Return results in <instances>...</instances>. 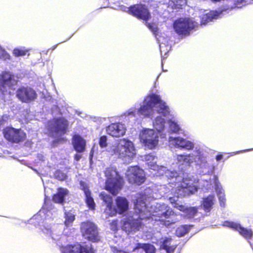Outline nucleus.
I'll return each instance as SVG.
<instances>
[{"mask_svg": "<svg viewBox=\"0 0 253 253\" xmlns=\"http://www.w3.org/2000/svg\"><path fill=\"white\" fill-rule=\"evenodd\" d=\"M183 176L178 175L175 176V197L182 198L190 194L195 193L198 190V188H201L208 190L211 188V179L210 180H200L198 181L199 183V187L198 186L193 184V180L190 179V177L187 178L185 176L184 173L182 174Z\"/></svg>", "mask_w": 253, "mask_h": 253, "instance_id": "f257e3e1", "label": "nucleus"}, {"mask_svg": "<svg viewBox=\"0 0 253 253\" xmlns=\"http://www.w3.org/2000/svg\"><path fill=\"white\" fill-rule=\"evenodd\" d=\"M177 160L179 169L181 171H184L186 168L189 167L194 162L199 166V171L202 174H212L215 169V167L212 164L209 163L206 158L200 154L196 158L193 154L177 155Z\"/></svg>", "mask_w": 253, "mask_h": 253, "instance_id": "f03ea898", "label": "nucleus"}, {"mask_svg": "<svg viewBox=\"0 0 253 253\" xmlns=\"http://www.w3.org/2000/svg\"><path fill=\"white\" fill-rule=\"evenodd\" d=\"M143 104L138 109L140 115L144 118H150L154 115V107L158 104L157 112L165 116L169 113V108L159 95L152 93L147 95L143 100Z\"/></svg>", "mask_w": 253, "mask_h": 253, "instance_id": "7ed1b4c3", "label": "nucleus"}, {"mask_svg": "<svg viewBox=\"0 0 253 253\" xmlns=\"http://www.w3.org/2000/svg\"><path fill=\"white\" fill-rule=\"evenodd\" d=\"M104 174L106 178L104 189L113 195H117L124 185L123 177L113 168H107Z\"/></svg>", "mask_w": 253, "mask_h": 253, "instance_id": "20e7f679", "label": "nucleus"}, {"mask_svg": "<svg viewBox=\"0 0 253 253\" xmlns=\"http://www.w3.org/2000/svg\"><path fill=\"white\" fill-rule=\"evenodd\" d=\"M48 129L53 136H61L69 131L70 123L64 117H55L48 121Z\"/></svg>", "mask_w": 253, "mask_h": 253, "instance_id": "39448f33", "label": "nucleus"}, {"mask_svg": "<svg viewBox=\"0 0 253 253\" xmlns=\"http://www.w3.org/2000/svg\"><path fill=\"white\" fill-rule=\"evenodd\" d=\"M80 230L82 236L92 242H98L100 240L98 228L93 222L86 220L81 222Z\"/></svg>", "mask_w": 253, "mask_h": 253, "instance_id": "423d86ee", "label": "nucleus"}, {"mask_svg": "<svg viewBox=\"0 0 253 253\" xmlns=\"http://www.w3.org/2000/svg\"><path fill=\"white\" fill-rule=\"evenodd\" d=\"M114 153L120 157H133L135 155V149L133 143L130 140L122 138L118 140L114 148Z\"/></svg>", "mask_w": 253, "mask_h": 253, "instance_id": "0eeeda50", "label": "nucleus"}, {"mask_svg": "<svg viewBox=\"0 0 253 253\" xmlns=\"http://www.w3.org/2000/svg\"><path fill=\"white\" fill-rule=\"evenodd\" d=\"M198 25V23L193 19L180 18L175 21V32L179 36H187L189 35L191 31Z\"/></svg>", "mask_w": 253, "mask_h": 253, "instance_id": "6e6552de", "label": "nucleus"}, {"mask_svg": "<svg viewBox=\"0 0 253 253\" xmlns=\"http://www.w3.org/2000/svg\"><path fill=\"white\" fill-rule=\"evenodd\" d=\"M240 7L241 6H238L237 5L235 4L234 7H223L218 9V10L211 11L210 12H207V10H205V13L201 18V24L202 25H205L210 22L221 18L223 16L229 13L232 9Z\"/></svg>", "mask_w": 253, "mask_h": 253, "instance_id": "1a4fd4ad", "label": "nucleus"}, {"mask_svg": "<svg viewBox=\"0 0 253 253\" xmlns=\"http://www.w3.org/2000/svg\"><path fill=\"white\" fill-rule=\"evenodd\" d=\"M16 97L22 103H29L38 97L36 90L31 86H21L16 91Z\"/></svg>", "mask_w": 253, "mask_h": 253, "instance_id": "9d476101", "label": "nucleus"}, {"mask_svg": "<svg viewBox=\"0 0 253 253\" xmlns=\"http://www.w3.org/2000/svg\"><path fill=\"white\" fill-rule=\"evenodd\" d=\"M154 130L160 133L166 130L165 135H170L174 132V121L170 120L166 122L161 116L156 117L153 122Z\"/></svg>", "mask_w": 253, "mask_h": 253, "instance_id": "9b49d317", "label": "nucleus"}, {"mask_svg": "<svg viewBox=\"0 0 253 253\" xmlns=\"http://www.w3.org/2000/svg\"><path fill=\"white\" fill-rule=\"evenodd\" d=\"M140 139L146 147L153 149L158 144L159 136L154 129H145L140 135Z\"/></svg>", "mask_w": 253, "mask_h": 253, "instance_id": "f8f14e48", "label": "nucleus"}, {"mask_svg": "<svg viewBox=\"0 0 253 253\" xmlns=\"http://www.w3.org/2000/svg\"><path fill=\"white\" fill-rule=\"evenodd\" d=\"M3 133L6 139L12 143H18L24 141L26 138V134L21 128L8 127L4 129Z\"/></svg>", "mask_w": 253, "mask_h": 253, "instance_id": "ddd939ff", "label": "nucleus"}, {"mask_svg": "<svg viewBox=\"0 0 253 253\" xmlns=\"http://www.w3.org/2000/svg\"><path fill=\"white\" fill-rule=\"evenodd\" d=\"M126 178L130 184L136 185H140L146 180L142 170L137 166L131 167L128 169Z\"/></svg>", "mask_w": 253, "mask_h": 253, "instance_id": "4468645a", "label": "nucleus"}, {"mask_svg": "<svg viewBox=\"0 0 253 253\" xmlns=\"http://www.w3.org/2000/svg\"><path fill=\"white\" fill-rule=\"evenodd\" d=\"M129 13L137 19L142 20L144 22L148 21L151 18V14L145 6L142 4H136L130 6L128 8Z\"/></svg>", "mask_w": 253, "mask_h": 253, "instance_id": "2eb2a0df", "label": "nucleus"}, {"mask_svg": "<svg viewBox=\"0 0 253 253\" xmlns=\"http://www.w3.org/2000/svg\"><path fill=\"white\" fill-rule=\"evenodd\" d=\"M144 218L149 219V217H139L137 218L132 217H128L124 221L121 228L123 230L127 233L138 231L143 225L142 219Z\"/></svg>", "mask_w": 253, "mask_h": 253, "instance_id": "dca6fc26", "label": "nucleus"}, {"mask_svg": "<svg viewBox=\"0 0 253 253\" xmlns=\"http://www.w3.org/2000/svg\"><path fill=\"white\" fill-rule=\"evenodd\" d=\"M222 225L224 227H229L235 231H238L245 238L248 240H250L253 235V233L251 229H248L242 227L239 223L230 221H224Z\"/></svg>", "mask_w": 253, "mask_h": 253, "instance_id": "f3484780", "label": "nucleus"}, {"mask_svg": "<svg viewBox=\"0 0 253 253\" xmlns=\"http://www.w3.org/2000/svg\"><path fill=\"white\" fill-rule=\"evenodd\" d=\"M63 253H93V251L91 246L77 243L66 246Z\"/></svg>", "mask_w": 253, "mask_h": 253, "instance_id": "a211bd4d", "label": "nucleus"}, {"mask_svg": "<svg viewBox=\"0 0 253 253\" xmlns=\"http://www.w3.org/2000/svg\"><path fill=\"white\" fill-rule=\"evenodd\" d=\"M16 83L14 76L9 72H3L0 75V89L1 90H4L6 87L10 88Z\"/></svg>", "mask_w": 253, "mask_h": 253, "instance_id": "6ab92c4d", "label": "nucleus"}, {"mask_svg": "<svg viewBox=\"0 0 253 253\" xmlns=\"http://www.w3.org/2000/svg\"><path fill=\"white\" fill-rule=\"evenodd\" d=\"M175 208L182 211L181 215L187 219L193 218L198 212V209L196 207L179 205L175 201Z\"/></svg>", "mask_w": 253, "mask_h": 253, "instance_id": "aec40b11", "label": "nucleus"}, {"mask_svg": "<svg viewBox=\"0 0 253 253\" xmlns=\"http://www.w3.org/2000/svg\"><path fill=\"white\" fill-rule=\"evenodd\" d=\"M81 189L83 190L85 196V202L87 207L91 210H94L95 204L91 196V193L87 184L84 181L80 182Z\"/></svg>", "mask_w": 253, "mask_h": 253, "instance_id": "412c9836", "label": "nucleus"}, {"mask_svg": "<svg viewBox=\"0 0 253 253\" xmlns=\"http://www.w3.org/2000/svg\"><path fill=\"white\" fill-rule=\"evenodd\" d=\"M107 134L115 137H119L124 135L126 132L125 129L122 125L119 123H113L107 126L106 129Z\"/></svg>", "mask_w": 253, "mask_h": 253, "instance_id": "4be33fe9", "label": "nucleus"}, {"mask_svg": "<svg viewBox=\"0 0 253 253\" xmlns=\"http://www.w3.org/2000/svg\"><path fill=\"white\" fill-rule=\"evenodd\" d=\"M194 148V144L193 142L180 136H175V148L190 151Z\"/></svg>", "mask_w": 253, "mask_h": 253, "instance_id": "5701e85b", "label": "nucleus"}, {"mask_svg": "<svg viewBox=\"0 0 253 253\" xmlns=\"http://www.w3.org/2000/svg\"><path fill=\"white\" fill-rule=\"evenodd\" d=\"M72 144L74 149L78 153L84 151L86 146V142L83 137L79 134H75L72 139Z\"/></svg>", "mask_w": 253, "mask_h": 253, "instance_id": "b1692460", "label": "nucleus"}, {"mask_svg": "<svg viewBox=\"0 0 253 253\" xmlns=\"http://www.w3.org/2000/svg\"><path fill=\"white\" fill-rule=\"evenodd\" d=\"M146 195L143 193H137L136 196L135 202V208L141 213L147 209V206L145 203Z\"/></svg>", "mask_w": 253, "mask_h": 253, "instance_id": "393cba45", "label": "nucleus"}, {"mask_svg": "<svg viewBox=\"0 0 253 253\" xmlns=\"http://www.w3.org/2000/svg\"><path fill=\"white\" fill-rule=\"evenodd\" d=\"M214 183L215 191L218 197L220 205L221 207H224L226 201L224 193L223 192V190L221 187L216 176H214Z\"/></svg>", "mask_w": 253, "mask_h": 253, "instance_id": "a878e982", "label": "nucleus"}, {"mask_svg": "<svg viewBox=\"0 0 253 253\" xmlns=\"http://www.w3.org/2000/svg\"><path fill=\"white\" fill-rule=\"evenodd\" d=\"M117 210L118 213H122L128 208V203L125 197H118L116 199Z\"/></svg>", "mask_w": 253, "mask_h": 253, "instance_id": "bb28decb", "label": "nucleus"}, {"mask_svg": "<svg viewBox=\"0 0 253 253\" xmlns=\"http://www.w3.org/2000/svg\"><path fill=\"white\" fill-rule=\"evenodd\" d=\"M68 190L61 187L58 188L57 192L52 197V201L59 204H63L65 201V197L68 194Z\"/></svg>", "mask_w": 253, "mask_h": 253, "instance_id": "cd10ccee", "label": "nucleus"}, {"mask_svg": "<svg viewBox=\"0 0 253 253\" xmlns=\"http://www.w3.org/2000/svg\"><path fill=\"white\" fill-rule=\"evenodd\" d=\"M215 201L213 195H209L203 200L202 207L206 212H209L211 210Z\"/></svg>", "mask_w": 253, "mask_h": 253, "instance_id": "c85d7f7f", "label": "nucleus"}, {"mask_svg": "<svg viewBox=\"0 0 253 253\" xmlns=\"http://www.w3.org/2000/svg\"><path fill=\"white\" fill-rule=\"evenodd\" d=\"M139 249H143L145 253H156V248L154 245L150 243H140L136 244L135 247L133 249L132 252Z\"/></svg>", "mask_w": 253, "mask_h": 253, "instance_id": "c756f323", "label": "nucleus"}, {"mask_svg": "<svg viewBox=\"0 0 253 253\" xmlns=\"http://www.w3.org/2000/svg\"><path fill=\"white\" fill-rule=\"evenodd\" d=\"M65 220L64 223L66 227L72 226L73 222L75 219V216L71 211L64 212Z\"/></svg>", "mask_w": 253, "mask_h": 253, "instance_id": "7c9ffc66", "label": "nucleus"}, {"mask_svg": "<svg viewBox=\"0 0 253 253\" xmlns=\"http://www.w3.org/2000/svg\"><path fill=\"white\" fill-rule=\"evenodd\" d=\"M101 199L106 205V207L109 211H111L113 208V199L109 195L104 192H102L100 194Z\"/></svg>", "mask_w": 253, "mask_h": 253, "instance_id": "2f4dec72", "label": "nucleus"}, {"mask_svg": "<svg viewBox=\"0 0 253 253\" xmlns=\"http://www.w3.org/2000/svg\"><path fill=\"white\" fill-rule=\"evenodd\" d=\"M146 26L149 30L156 37L159 34V29L158 27V24L156 22H145Z\"/></svg>", "mask_w": 253, "mask_h": 253, "instance_id": "473e14b6", "label": "nucleus"}, {"mask_svg": "<svg viewBox=\"0 0 253 253\" xmlns=\"http://www.w3.org/2000/svg\"><path fill=\"white\" fill-rule=\"evenodd\" d=\"M159 218H155V220L160 221L161 222H164L165 224H166V222H168V224H171L172 222L170 221L169 220H167L168 218H169L170 215V212H169L168 211H167L165 212H163L161 214H158Z\"/></svg>", "mask_w": 253, "mask_h": 253, "instance_id": "72a5a7b5", "label": "nucleus"}, {"mask_svg": "<svg viewBox=\"0 0 253 253\" xmlns=\"http://www.w3.org/2000/svg\"><path fill=\"white\" fill-rule=\"evenodd\" d=\"M171 242V239H165L160 246V249L166 250L168 253L173 252V249L170 246Z\"/></svg>", "mask_w": 253, "mask_h": 253, "instance_id": "f704fd0d", "label": "nucleus"}, {"mask_svg": "<svg viewBox=\"0 0 253 253\" xmlns=\"http://www.w3.org/2000/svg\"><path fill=\"white\" fill-rule=\"evenodd\" d=\"M190 225H181L176 229L175 234L178 237L183 236L188 232L190 230Z\"/></svg>", "mask_w": 253, "mask_h": 253, "instance_id": "c9c22d12", "label": "nucleus"}, {"mask_svg": "<svg viewBox=\"0 0 253 253\" xmlns=\"http://www.w3.org/2000/svg\"><path fill=\"white\" fill-rule=\"evenodd\" d=\"M29 50L25 49V48H15L12 52L13 55L17 57L19 56H24L27 54L29 55L28 53Z\"/></svg>", "mask_w": 253, "mask_h": 253, "instance_id": "e433bc0d", "label": "nucleus"}, {"mask_svg": "<svg viewBox=\"0 0 253 253\" xmlns=\"http://www.w3.org/2000/svg\"><path fill=\"white\" fill-rule=\"evenodd\" d=\"M54 178L60 181H64L67 179V175L60 169H56L54 172Z\"/></svg>", "mask_w": 253, "mask_h": 253, "instance_id": "4c0bfd02", "label": "nucleus"}, {"mask_svg": "<svg viewBox=\"0 0 253 253\" xmlns=\"http://www.w3.org/2000/svg\"><path fill=\"white\" fill-rule=\"evenodd\" d=\"M107 138L106 136L103 135L99 138V145L101 148H104L107 146Z\"/></svg>", "mask_w": 253, "mask_h": 253, "instance_id": "58836bf2", "label": "nucleus"}, {"mask_svg": "<svg viewBox=\"0 0 253 253\" xmlns=\"http://www.w3.org/2000/svg\"><path fill=\"white\" fill-rule=\"evenodd\" d=\"M186 3V0H175V9L182 8Z\"/></svg>", "mask_w": 253, "mask_h": 253, "instance_id": "ea45409f", "label": "nucleus"}, {"mask_svg": "<svg viewBox=\"0 0 253 253\" xmlns=\"http://www.w3.org/2000/svg\"><path fill=\"white\" fill-rule=\"evenodd\" d=\"M0 58L4 60H10L11 56L5 50H2L0 52Z\"/></svg>", "mask_w": 253, "mask_h": 253, "instance_id": "a19ab883", "label": "nucleus"}, {"mask_svg": "<svg viewBox=\"0 0 253 253\" xmlns=\"http://www.w3.org/2000/svg\"><path fill=\"white\" fill-rule=\"evenodd\" d=\"M175 134H183L184 136L186 135L185 134L184 130L181 128V127L176 123L175 122Z\"/></svg>", "mask_w": 253, "mask_h": 253, "instance_id": "79ce46f5", "label": "nucleus"}, {"mask_svg": "<svg viewBox=\"0 0 253 253\" xmlns=\"http://www.w3.org/2000/svg\"><path fill=\"white\" fill-rule=\"evenodd\" d=\"M66 141V139L64 137H59L55 140L52 141V145L56 146L57 144L64 142Z\"/></svg>", "mask_w": 253, "mask_h": 253, "instance_id": "37998d69", "label": "nucleus"}, {"mask_svg": "<svg viewBox=\"0 0 253 253\" xmlns=\"http://www.w3.org/2000/svg\"><path fill=\"white\" fill-rule=\"evenodd\" d=\"M118 222L117 220H113L111 223V229L116 230L117 228Z\"/></svg>", "mask_w": 253, "mask_h": 253, "instance_id": "c03bdc74", "label": "nucleus"}, {"mask_svg": "<svg viewBox=\"0 0 253 253\" xmlns=\"http://www.w3.org/2000/svg\"><path fill=\"white\" fill-rule=\"evenodd\" d=\"M113 252L114 253H126V252L121 250H119L116 247L114 248L113 249Z\"/></svg>", "mask_w": 253, "mask_h": 253, "instance_id": "a18cd8bd", "label": "nucleus"}, {"mask_svg": "<svg viewBox=\"0 0 253 253\" xmlns=\"http://www.w3.org/2000/svg\"><path fill=\"white\" fill-rule=\"evenodd\" d=\"M81 157H82L81 155L77 154H76L74 155V159L77 161H78L79 160H80V159L81 158Z\"/></svg>", "mask_w": 253, "mask_h": 253, "instance_id": "49530a36", "label": "nucleus"}, {"mask_svg": "<svg viewBox=\"0 0 253 253\" xmlns=\"http://www.w3.org/2000/svg\"><path fill=\"white\" fill-rule=\"evenodd\" d=\"M252 150H253V149H246V150H241V151H237L236 152H234V154H239L240 153H242V152H248V151H252Z\"/></svg>", "mask_w": 253, "mask_h": 253, "instance_id": "de8ad7c7", "label": "nucleus"}, {"mask_svg": "<svg viewBox=\"0 0 253 253\" xmlns=\"http://www.w3.org/2000/svg\"><path fill=\"white\" fill-rule=\"evenodd\" d=\"M223 158V155L222 154H219V155H217L216 157H215V159L217 161H219L220 160H221Z\"/></svg>", "mask_w": 253, "mask_h": 253, "instance_id": "09e8293b", "label": "nucleus"}, {"mask_svg": "<svg viewBox=\"0 0 253 253\" xmlns=\"http://www.w3.org/2000/svg\"><path fill=\"white\" fill-rule=\"evenodd\" d=\"M128 115H131L133 116H135V111H130L128 112Z\"/></svg>", "mask_w": 253, "mask_h": 253, "instance_id": "8fccbe9b", "label": "nucleus"}, {"mask_svg": "<svg viewBox=\"0 0 253 253\" xmlns=\"http://www.w3.org/2000/svg\"><path fill=\"white\" fill-rule=\"evenodd\" d=\"M174 139V138H173L172 136H169V141H170L171 140H173Z\"/></svg>", "mask_w": 253, "mask_h": 253, "instance_id": "3c124183", "label": "nucleus"}, {"mask_svg": "<svg viewBox=\"0 0 253 253\" xmlns=\"http://www.w3.org/2000/svg\"><path fill=\"white\" fill-rule=\"evenodd\" d=\"M181 249V245H180L178 248V250H180Z\"/></svg>", "mask_w": 253, "mask_h": 253, "instance_id": "603ef678", "label": "nucleus"}, {"mask_svg": "<svg viewBox=\"0 0 253 253\" xmlns=\"http://www.w3.org/2000/svg\"><path fill=\"white\" fill-rule=\"evenodd\" d=\"M248 242L250 243V245L252 246V243H251V242L250 241H248Z\"/></svg>", "mask_w": 253, "mask_h": 253, "instance_id": "864d4df0", "label": "nucleus"}, {"mask_svg": "<svg viewBox=\"0 0 253 253\" xmlns=\"http://www.w3.org/2000/svg\"><path fill=\"white\" fill-rule=\"evenodd\" d=\"M248 242L250 243V245L252 246V243H251V242L250 241H248Z\"/></svg>", "mask_w": 253, "mask_h": 253, "instance_id": "5fc2aeb1", "label": "nucleus"}, {"mask_svg": "<svg viewBox=\"0 0 253 253\" xmlns=\"http://www.w3.org/2000/svg\"><path fill=\"white\" fill-rule=\"evenodd\" d=\"M248 242L250 243V245L252 246V243H251V242L250 241H248Z\"/></svg>", "mask_w": 253, "mask_h": 253, "instance_id": "6e6d98bb", "label": "nucleus"}, {"mask_svg": "<svg viewBox=\"0 0 253 253\" xmlns=\"http://www.w3.org/2000/svg\"><path fill=\"white\" fill-rule=\"evenodd\" d=\"M248 242L250 243V245L252 246V243H251V242L250 241H248Z\"/></svg>", "mask_w": 253, "mask_h": 253, "instance_id": "4d7b16f0", "label": "nucleus"}, {"mask_svg": "<svg viewBox=\"0 0 253 253\" xmlns=\"http://www.w3.org/2000/svg\"><path fill=\"white\" fill-rule=\"evenodd\" d=\"M176 247L175 246V247H174L175 250L176 249Z\"/></svg>", "mask_w": 253, "mask_h": 253, "instance_id": "13d9d810", "label": "nucleus"}, {"mask_svg": "<svg viewBox=\"0 0 253 253\" xmlns=\"http://www.w3.org/2000/svg\"><path fill=\"white\" fill-rule=\"evenodd\" d=\"M241 0V2H242L243 0Z\"/></svg>", "mask_w": 253, "mask_h": 253, "instance_id": "bf43d9fd", "label": "nucleus"}]
</instances>
